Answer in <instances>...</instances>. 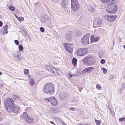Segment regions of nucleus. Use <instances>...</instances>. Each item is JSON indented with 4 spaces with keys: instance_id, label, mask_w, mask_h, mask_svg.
Masks as SVG:
<instances>
[{
    "instance_id": "nucleus-1",
    "label": "nucleus",
    "mask_w": 125,
    "mask_h": 125,
    "mask_svg": "<svg viewBox=\"0 0 125 125\" xmlns=\"http://www.w3.org/2000/svg\"><path fill=\"white\" fill-rule=\"evenodd\" d=\"M102 2L105 3L108 2L110 5V8L107 7L106 10V11L110 13H115L117 10V5L114 3L116 1V0H100Z\"/></svg>"
},
{
    "instance_id": "nucleus-2",
    "label": "nucleus",
    "mask_w": 125,
    "mask_h": 125,
    "mask_svg": "<svg viewBox=\"0 0 125 125\" xmlns=\"http://www.w3.org/2000/svg\"><path fill=\"white\" fill-rule=\"evenodd\" d=\"M43 91L45 94L52 95L54 93L55 89L54 85L52 83L46 84L44 86Z\"/></svg>"
},
{
    "instance_id": "nucleus-3",
    "label": "nucleus",
    "mask_w": 125,
    "mask_h": 125,
    "mask_svg": "<svg viewBox=\"0 0 125 125\" xmlns=\"http://www.w3.org/2000/svg\"><path fill=\"white\" fill-rule=\"evenodd\" d=\"M4 104L6 111L9 113L11 112V108L14 104L13 99L11 98H8L4 101Z\"/></svg>"
},
{
    "instance_id": "nucleus-4",
    "label": "nucleus",
    "mask_w": 125,
    "mask_h": 125,
    "mask_svg": "<svg viewBox=\"0 0 125 125\" xmlns=\"http://www.w3.org/2000/svg\"><path fill=\"white\" fill-rule=\"evenodd\" d=\"M83 62L84 64H86L88 66H91L94 64L95 62V61L94 57L89 55L83 58Z\"/></svg>"
},
{
    "instance_id": "nucleus-5",
    "label": "nucleus",
    "mask_w": 125,
    "mask_h": 125,
    "mask_svg": "<svg viewBox=\"0 0 125 125\" xmlns=\"http://www.w3.org/2000/svg\"><path fill=\"white\" fill-rule=\"evenodd\" d=\"M71 8L73 11H77L79 8V5L77 0H71Z\"/></svg>"
},
{
    "instance_id": "nucleus-6",
    "label": "nucleus",
    "mask_w": 125,
    "mask_h": 125,
    "mask_svg": "<svg viewBox=\"0 0 125 125\" xmlns=\"http://www.w3.org/2000/svg\"><path fill=\"white\" fill-rule=\"evenodd\" d=\"M90 34L89 33H86L83 36L81 39V42L83 44L87 45L89 43V37Z\"/></svg>"
},
{
    "instance_id": "nucleus-7",
    "label": "nucleus",
    "mask_w": 125,
    "mask_h": 125,
    "mask_svg": "<svg viewBox=\"0 0 125 125\" xmlns=\"http://www.w3.org/2000/svg\"><path fill=\"white\" fill-rule=\"evenodd\" d=\"M87 51V48H80L77 51V54L78 56H83L85 54Z\"/></svg>"
},
{
    "instance_id": "nucleus-8",
    "label": "nucleus",
    "mask_w": 125,
    "mask_h": 125,
    "mask_svg": "<svg viewBox=\"0 0 125 125\" xmlns=\"http://www.w3.org/2000/svg\"><path fill=\"white\" fill-rule=\"evenodd\" d=\"M65 49L70 53H72L73 52L72 45L70 44L64 43L63 44Z\"/></svg>"
},
{
    "instance_id": "nucleus-9",
    "label": "nucleus",
    "mask_w": 125,
    "mask_h": 125,
    "mask_svg": "<svg viewBox=\"0 0 125 125\" xmlns=\"http://www.w3.org/2000/svg\"><path fill=\"white\" fill-rule=\"evenodd\" d=\"M12 55L14 59L16 61H19L21 60V56L20 53L18 52L13 53Z\"/></svg>"
},
{
    "instance_id": "nucleus-10",
    "label": "nucleus",
    "mask_w": 125,
    "mask_h": 125,
    "mask_svg": "<svg viewBox=\"0 0 125 125\" xmlns=\"http://www.w3.org/2000/svg\"><path fill=\"white\" fill-rule=\"evenodd\" d=\"M45 99L48 100V102H51V104L53 106H56L58 102L57 100L53 97L46 98Z\"/></svg>"
},
{
    "instance_id": "nucleus-11",
    "label": "nucleus",
    "mask_w": 125,
    "mask_h": 125,
    "mask_svg": "<svg viewBox=\"0 0 125 125\" xmlns=\"http://www.w3.org/2000/svg\"><path fill=\"white\" fill-rule=\"evenodd\" d=\"M105 18L109 22H112L114 21L115 19V16L111 15H106Z\"/></svg>"
},
{
    "instance_id": "nucleus-12",
    "label": "nucleus",
    "mask_w": 125,
    "mask_h": 125,
    "mask_svg": "<svg viewBox=\"0 0 125 125\" xmlns=\"http://www.w3.org/2000/svg\"><path fill=\"white\" fill-rule=\"evenodd\" d=\"M20 107L19 106H15L13 107H12L11 108L12 110L11 112L13 111V112L15 113H18L20 109Z\"/></svg>"
},
{
    "instance_id": "nucleus-13",
    "label": "nucleus",
    "mask_w": 125,
    "mask_h": 125,
    "mask_svg": "<svg viewBox=\"0 0 125 125\" xmlns=\"http://www.w3.org/2000/svg\"><path fill=\"white\" fill-rule=\"evenodd\" d=\"M25 121L27 123L32 124L34 122V120L32 118L29 117L27 118L26 120H25Z\"/></svg>"
},
{
    "instance_id": "nucleus-14",
    "label": "nucleus",
    "mask_w": 125,
    "mask_h": 125,
    "mask_svg": "<svg viewBox=\"0 0 125 125\" xmlns=\"http://www.w3.org/2000/svg\"><path fill=\"white\" fill-rule=\"evenodd\" d=\"M72 36L71 32V31H69L65 37L66 39L68 40H69L71 39Z\"/></svg>"
},
{
    "instance_id": "nucleus-15",
    "label": "nucleus",
    "mask_w": 125,
    "mask_h": 125,
    "mask_svg": "<svg viewBox=\"0 0 125 125\" xmlns=\"http://www.w3.org/2000/svg\"><path fill=\"white\" fill-rule=\"evenodd\" d=\"M54 67L52 66L51 65H47L45 66L46 69L50 72H51L52 71V69Z\"/></svg>"
},
{
    "instance_id": "nucleus-16",
    "label": "nucleus",
    "mask_w": 125,
    "mask_h": 125,
    "mask_svg": "<svg viewBox=\"0 0 125 125\" xmlns=\"http://www.w3.org/2000/svg\"><path fill=\"white\" fill-rule=\"evenodd\" d=\"M102 24V22H101V20L100 18H98L97 20V26H96L94 24V26L96 28L99 27V26L101 25Z\"/></svg>"
},
{
    "instance_id": "nucleus-17",
    "label": "nucleus",
    "mask_w": 125,
    "mask_h": 125,
    "mask_svg": "<svg viewBox=\"0 0 125 125\" xmlns=\"http://www.w3.org/2000/svg\"><path fill=\"white\" fill-rule=\"evenodd\" d=\"M54 119L57 122H59L63 124H64L63 120L59 117H55Z\"/></svg>"
},
{
    "instance_id": "nucleus-18",
    "label": "nucleus",
    "mask_w": 125,
    "mask_h": 125,
    "mask_svg": "<svg viewBox=\"0 0 125 125\" xmlns=\"http://www.w3.org/2000/svg\"><path fill=\"white\" fill-rule=\"evenodd\" d=\"M98 40V37L95 38L94 37V36L92 35H91V41L92 42H96Z\"/></svg>"
},
{
    "instance_id": "nucleus-19",
    "label": "nucleus",
    "mask_w": 125,
    "mask_h": 125,
    "mask_svg": "<svg viewBox=\"0 0 125 125\" xmlns=\"http://www.w3.org/2000/svg\"><path fill=\"white\" fill-rule=\"evenodd\" d=\"M23 117L24 119V120H26L27 118L29 117L27 113L26 112H24L23 114Z\"/></svg>"
},
{
    "instance_id": "nucleus-20",
    "label": "nucleus",
    "mask_w": 125,
    "mask_h": 125,
    "mask_svg": "<svg viewBox=\"0 0 125 125\" xmlns=\"http://www.w3.org/2000/svg\"><path fill=\"white\" fill-rule=\"evenodd\" d=\"M88 71V73H89L93 71L94 69V67H91L87 68Z\"/></svg>"
},
{
    "instance_id": "nucleus-21",
    "label": "nucleus",
    "mask_w": 125,
    "mask_h": 125,
    "mask_svg": "<svg viewBox=\"0 0 125 125\" xmlns=\"http://www.w3.org/2000/svg\"><path fill=\"white\" fill-rule=\"evenodd\" d=\"M51 72H52V73L55 75H58V74H59L56 69L54 67L52 71Z\"/></svg>"
},
{
    "instance_id": "nucleus-22",
    "label": "nucleus",
    "mask_w": 125,
    "mask_h": 125,
    "mask_svg": "<svg viewBox=\"0 0 125 125\" xmlns=\"http://www.w3.org/2000/svg\"><path fill=\"white\" fill-rule=\"evenodd\" d=\"M77 61V60L75 58L73 57V58L72 60V64L74 66H75L76 65Z\"/></svg>"
},
{
    "instance_id": "nucleus-23",
    "label": "nucleus",
    "mask_w": 125,
    "mask_h": 125,
    "mask_svg": "<svg viewBox=\"0 0 125 125\" xmlns=\"http://www.w3.org/2000/svg\"><path fill=\"white\" fill-rule=\"evenodd\" d=\"M30 84L31 86L33 85L34 83L35 82L34 79L32 78L30 79V81L29 83Z\"/></svg>"
},
{
    "instance_id": "nucleus-24",
    "label": "nucleus",
    "mask_w": 125,
    "mask_h": 125,
    "mask_svg": "<svg viewBox=\"0 0 125 125\" xmlns=\"http://www.w3.org/2000/svg\"><path fill=\"white\" fill-rule=\"evenodd\" d=\"M61 5L62 7L64 8H66L67 7L68 5V4L67 3L64 2L63 1Z\"/></svg>"
},
{
    "instance_id": "nucleus-25",
    "label": "nucleus",
    "mask_w": 125,
    "mask_h": 125,
    "mask_svg": "<svg viewBox=\"0 0 125 125\" xmlns=\"http://www.w3.org/2000/svg\"><path fill=\"white\" fill-rule=\"evenodd\" d=\"M89 11L92 12H94L95 11V9L94 7L91 6L89 8Z\"/></svg>"
},
{
    "instance_id": "nucleus-26",
    "label": "nucleus",
    "mask_w": 125,
    "mask_h": 125,
    "mask_svg": "<svg viewBox=\"0 0 125 125\" xmlns=\"http://www.w3.org/2000/svg\"><path fill=\"white\" fill-rule=\"evenodd\" d=\"M9 8V9L12 11H14L15 10V8L12 6H10Z\"/></svg>"
},
{
    "instance_id": "nucleus-27",
    "label": "nucleus",
    "mask_w": 125,
    "mask_h": 125,
    "mask_svg": "<svg viewBox=\"0 0 125 125\" xmlns=\"http://www.w3.org/2000/svg\"><path fill=\"white\" fill-rule=\"evenodd\" d=\"M95 122L97 125H100L101 124V122L99 120H95Z\"/></svg>"
},
{
    "instance_id": "nucleus-28",
    "label": "nucleus",
    "mask_w": 125,
    "mask_h": 125,
    "mask_svg": "<svg viewBox=\"0 0 125 125\" xmlns=\"http://www.w3.org/2000/svg\"><path fill=\"white\" fill-rule=\"evenodd\" d=\"M88 73V71L87 70V68H85L82 71V73L83 74H84L85 73Z\"/></svg>"
},
{
    "instance_id": "nucleus-29",
    "label": "nucleus",
    "mask_w": 125,
    "mask_h": 125,
    "mask_svg": "<svg viewBox=\"0 0 125 125\" xmlns=\"http://www.w3.org/2000/svg\"><path fill=\"white\" fill-rule=\"evenodd\" d=\"M19 49L20 51H21L23 50V48L22 45H20L19 46Z\"/></svg>"
},
{
    "instance_id": "nucleus-30",
    "label": "nucleus",
    "mask_w": 125,
    "mask_h": 125,
    "mask_svg": "<svg viewBox=\"0 0 125 125\" xmlns=\"http://www.w3.org/2000/svg\"><path fill=\"white\" fill-rule=\"evenodd\" d=\"M29 70L27 69H25L24 71V74L25 75L29 73Z\"/></svg>"
},
{
    "instance_id": "nucleus-31",
    "label": "nucleus",
    "mask_w": 125,
    "mask_h": 125,
    "mask_svg": "<svg viewBox=\"0 0 125 125\" xmlns=\"http://www.w3.org/2000/svg\"><path fill=\"white\" fill-rule=\"evenodd\" d=\"M96 87L97 89L99 90H101V87L100 85L98 84L96 86Z\"/></svg>"
},
{
    "instance_id": "nucleus-32",
    "label": "nucleus",
    "mask_w": 125,
    "mask_h": 125,
    "mask_svg": "<svg viewBox=\"0 0 125 125\" xmlns=\"http://www.w3.org/2000/svg\"><path fill=\"white\" fill-rule=\"evenodd\" d=\"M45 17H46V18L45 19H44V18L42 20L43 21L42 22L43 23H45L46 21V20L48 19V16H45Z\"/></svg>"
},
{
    "instance_id": "nucleus-33",
    "label": "nucleus",
    "mask_w": 125,
    "mask_h": 125,
    "mask_svg": "<svg viewBox=\"0 0 125 125\" xmlns=\"http://www.w3.org/2000/svg\"><path fill=\"white\" fill-rule=\"evenodd\" d=\"M60 98L61 100H64L66 99V97L64 96H63L62 94H61Z\"/></svg>"
},
{
    "instance_id": "nucleus-34",
    "label": "nucleus",
    "mask_w": 125,
    "mask_h": 125,
    "mask_svg": "<svg viewBox=\"0 0 125 125\" xmlns=\"http://www.w3.org/2000/svg\"><path fill=\"white\" fill-rule=\"evenodd\" d=\"M102 69L104 73L105 74L107 72V70L106 69L104 68H102Z\"/></svg>"
},
{
    "instance_id": "nucleus-35",
    "label": "nucleus",
    "mask_w": 125,
    "mask_h": 125,
    "mask_svg": "<svg viewBox=\"0 0 125 125\" xmlns=\"http://www.w3.org/2000/svg\"><path fill=\"white\" fill-rule=\"evenodd\" d=\"M120 122L125 121V117H123L120 118L119 120Z\"/></svg>"
},
{
    "instance_id": "nucleus-36",
    "label": "nucleus",
    "mask_w": 125,
    "mask_h": 125,
    "mask_svg": "<svg viewBox=\"0 0 125 125\" xmlns=\"http://www.w3.org/2000/svg\"><path fill=\"white\" fill-rule=\"evenodd\" d=\"M105 60L103 59H101L100 61V62L101 64H103L105 63Z\"/></svg>"
},
{
    "instance_id": "nucleus-37",
    "label": "nucleus",
    "mask_w": 125,
    "mask_h": 125,
    "mask_svg": "<svg viewBox=\"0 0 125 125\" xmlns=\"http://www.w3.org/2000/svg\"><path fill=\"white\" fill-rule=\"evenodd\" d=\"M40 31L42 32H43L44 31V29L42 27L40 28Z\"/></svg>"
},
{
    "instance_id": "nucleus-38",
    "label": "nucleus",
    "mask_w": 125,
    "mask_h": 125,
    "mask_svg": "<svg viewBox=\"0 0 125 125\" xmlns=\"http://www.w3.org/2000/svg\"><path fill=\"white\" fill-rule=\"evenodd\" d=\"M14 42L15 43V44L17 45H19V43L18 41L17 40H15L14 41Z\"/></svg>"
},
{
    "instance_id": "nucleus-39",
    "label": "nucleus",
    "mask_w": 125,
    "mask_h": 125,
    "mask_svg": "<svg viewBox=\"0 0 125 125\" xmlns=\"http://www.w3.org/2000/svg\"><path fill=\"white\" fill-rule=\"evenodd\" d=\"M8 26L7 25H6L4 26V30H7V28L8 27Z\"/></svg>"
},
{
    "instance_id": "nucleus-40",
    "label": "nucleus",
    "mask_w": 125,
    "mask_h": 125,
    "mask_svg": "<svg viewBox=\"0 0 125 125\" xmlns=\"http://www.w3.org/2000/svg\"><path fill=\"white\" fill-rule=\"evenodd\" d=\"M109 79L110 80H111L114 79V76L112 75H110L109 77Z\"/></svg>"
},
{
    "instance_id": "nucleus-41",
    "label": "nucleus",
    "mask_w": 125,
    "mask_h": 125,
    "mask_svg": "<svg viewBox=\"0 0 125 125\" xmlns=\"http://www.w3.org/2000/svg\"><path fill=\"white\" fill-rule=\"evenodd\" d=\"M7 30H4L3 32L4 34H6L7 33Z\"/></svg>"
},
{
    "instance_id": "nucleus-42",
    "label": "nucleus",
    "mask_w": 125,
    "mask_h": 125,
    "mask_svg": "<svg viewBox=\"0 0 125 125\" xmlns=\"http://www.w3.org/2000/svg\"><path fill=\"white\" fill-rule=\"evenodd\" d=\"M70 109L72 110L73 111H74L75 108L73 107H71L70 108Z\"/></svg>"
},
{
    "instance_id": "nucleus-43",
    "label": "nucleus",
    "mask_w": 125,
    "mask_h": 125,
    "mask_svg": "<svg viewBox=\"0 0 125 125\" xmlns=\"http://www.w3.org/2000/svg\"><path fill=\"white\" fill-rule=\"evenodd\" d=\"M69 75L70 76V78H71V77H72L73 76H74L75 75V74H74V75H72L71 74H69Z\"/></svg>"
},
{
    "instance_id": "nucleus-44",
    "label": "nucleus",
    "mask_w": 125,
    "mask_h": 125,
    "mask_svg": "<svg viewBox=\"0 0 125 125\" xmlns=\"http://www.w3.org/2000/svg\"><path fill=\"white\" fill-rule=\"evenodd\" d=\"M3 24L2 22L1 21H0V27H1L2 26Z\"/></svg>"
},
{
    "instance_id": "nucleus-45",
    "label": "nucleus",
    "mask_w": 125,
    "mask_h": 125,
    "mask_svg": "<svg viewBox=\"0 0 125 125\" xmlns=\"http://www.w3.org/2000/svg\"><path fill=\"white\" fill-rule=\"evenodd\" d=\"M122 87L124 89L125 88V84H123L122 86Z\"/></svg>"
},
{
    "instance_id": "nucleus-46",
    "label": "nucleus",
    "mask_w": 125,
    "mask_h": 125,
    "mask_svg": "<svg viewBox=\"0 0 125 125\" xmlns=\"http://www.w3.org/2000/svg\"><path fill=\"white\" fill-rule=\"evenodd\" d=\"M50 122L51 123L53 124L54 125H56L53 122H52V121H50Z\"/></svg>"
},
{
    "instance_id": "nucleus-47",
    "label": "nucleus",
    "mask_w": 125,
    "mask_h": 125,
    "mask_svg": "<svg viewBox=\"0 0 125 125\" xmlns=\"http://www.w3.org/2000/svg\"><path fill=\"white\" fill-rule=\"evenodd\" d=\"M18 19L19 21H21V18L20 17L18 18Z\"/></svg>"
},
{
    "instance_id": "nucleus-48",
    "label": "nucleus",
    "mask_w": 125,
    "mask_h": 125,
    "mask_svg": "<svg viewBox=\"0 0 125 125\" xmlns=\"http://www.w3.org/2000/svg\"><path fill=\"white\" fill-rule=\"evenodd\" d=\"M15 17H16V18H17V19L18 18V17L17 16H16V15H15Z\"/></svg>"
},
{
    "instance_id": "nucleus-49",
    "label": "nucleus",
    "mask_w": 125,
    "mask_h": 125,
    "mask_svg": "<svg viewBox=\"0 0 125 125\" xmlns=\"http://www.w3.org/2000/svg\"><path fill=\"white\" fill-rule=\"evenodd\" d=\"M28 77L29 78H31V76L30 75H29L28 76Z\"/></svg>"
},
{
    "instance_id": "nucleus-50",
    "label": "nucleus",
    "mask_w": 125,
    "mask_h": 125,
    "mask_svg": "<svg viewBox=\"0 0 125 125\" xmlns=\"http://www.w3.org/2000/svg\"><path fill=\"white\" fill-rule=\"evenodd\" d=\"M1 74H2L1 73V72H0V75H1Z\"/></svg>"
},
{
    "instance_id": "nucleus-51",
    "label": "nucleus",
    "mask_w": 125,
    "mask_h": 125,
    "mask_svg": "<svg viewBox=\"0 0 125 125\" xmlns=\"http://www.w3.org/2000/svg\"><path fill=\"white\" fill-rule=\"evenodd\" d=\"M124 49H125V45H124Z\"/></svg>"
},
{
    "instance_id": "nucleus-52",
    "label": "nucleus",
    "mask_w": 125,
    "mask_h": 125,
    "mask_svg": "<svg viewBox=\"0 0 125 125\" xmlns=\"http://www.w3.org/2000/svg\"><path fill=\"white\" fill-rule=\"evenodd\" d=\"M54 2H55V3H56V2H57V1H55V0H54Z\"/></svg>"
},
{
    "instance_id": "nucleus-53",
    "label": "nucleus",
    "mask_w": 125,
    "mask_h": 125,
    "mask_svg": "<svg viewBox=\"0 0 125 125\" xmlns=\"http://www.w3.org/2000/svg\"><path fill=\"white\" fill-rule=\"evenodd\" d=\"M62 124L63 125H66L65 123H64V124Z\"/></svg>"
},
{
    "instance_id": "nucleus-54",
    "label": "nucleus",
    "mask_w": 125,
    "mask_h": 125,
    "mask_svg": "<svg viewBox=\"0 0 125 125\" xmlns=\"http://www.w3.org/2000/svg\"><path fill=\"white\" fill-rule=\"evenodd\" d=\"M19 79V80H23L22 79Z\"/></svg>"
},
{
    "instance_id": "nucleus-55",
    "label": "nucleus",
    "mask_w": 125,
    "mask_h": 125,
    "mask_svg": "<svg viewBox=\"0 0 125 125\" xmlns=\"http://www.w3.org/2000/svg\"><path fill=\"white\" fill-rule=\"evenodd\" d=\"M1 15H0V18H1Z\"/></svg>"
},
{
    "instance_id": "nucleus-56",
    "label": "nucleus",
    "mask_w": 125,
    "mask_h": 125,
    "mask_svg": "<svg viewBox=\"0 0 125 125\" xmlns=\"http://www.w3.org/2000/svg\"><path fill=\"white\" fill-rule=\"evenodd\" d=\"M0 125H3L2 124H0Z\"/></svg>"
},
{
    "instance_id": "nucleus-57",
    "label": "nucleus",
    "mask_w": 125,
    "mask_h": 125,
    "mask_svg": "<svg viewBox=\"0 0 125 125\" xmlns=\"http://www.w3.org/2000/svg\"><path fill=\"white\" fill-rule=\"evenodd\" d=\"M22 20H22V21H23V20H24V19H22Z\"/></svg>"
},
{
    "instance_id": "nucleus-58",
    "label": "nucleus",
    "mask_w": 125,
    "mask_h": 125,
    "mask_svg": "<svg viewBox=\"0 0 125 125\" xmlns=\"http://www.w3.org/2000/svg\"><path fill=\"white\" fill-rule=\"evenodd\" d=\"M22 20H22V21H23V20H24V19H22Z\"/></svg>"
},
{
    "instance_id": "nucleus-59",
    "label": "nucleus",
    "mask_w": 125,
    "mask_h": 125,
    "mask_svg": "<svg viewBox=\"0 0 125 125\" xmlns=\"http://www.w3.org/2000/svg\"><path fill=\"white\" fill-rule=\"evenodd\" d=\"M114 42L113 43V45H114Z\"/></svg>"
},
{
    "instance_id": "nucleus-60",
    "label": "nucleus",
    "mask_w": 125,
    "mask_h": 125,
    "mask_svg": "<svg viewBox=\"0 0 125 125\" xmlns=\"http://www.w3.org/2000/svg\"><path fill=\"white\" fill-rule=\"evenodd\" d=\"M1 121V120L0 119V121Z\"/></svg>"
},
{
    "instance_id": "nucleus-61",
    "label": "nucleus",
    "mask_w": 125,
    "mask_h": 125,
    "mask_svg": "<svg viewBox=\"0 0 125 125\" xmlns=\"http://www.w3.org/2000/svg\"><path fill=\"white\" fill-rule=\"evenodd\" d=\"M109 109H110V107H109Z\"/></svg>"
}]
</instances>
